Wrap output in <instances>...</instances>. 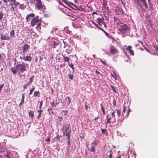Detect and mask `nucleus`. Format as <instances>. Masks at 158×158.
Here are the masks:
<instances>
[{"instance_id": "f257e3e1", "label": "nucleus", "mask_w": 158, "mask_h": 158, "mask_svg": "<svg viewBox=\"0 0 158 158\" xmlns=\"http://www.w3.org/2000/svg\"><path fill=\"white\" fill-rule=\"evenodd\" d=\"M120 20H115V22L118 27V31L122 33H127L130 31L129 27L126 24L119 22Z\"/></svg>"}, {"instance_id": "f03ea898", "label": "nucleus", "mask_w": 158, "mask_h": 158, "mask_svg": "<svg viewBox=\"0 0 158 158\" xmlns=\"http://www.w3.org/2000/svg\"><path fill=\"white\" fill-rule=\"evenodd\" d=\"M16 69L18 70L19 74L27 71L25 63L23 62L20 64L17 63L16 66Z\"/></svg>"}, {"instance_id": "7ed1b4c3", "label": "nucleus", "mask_w": 158, "mask_h": 158, "mask_svg": "<svg viewBox=\"0 0 158 158\" xmlns=\"http://www.w3.org/2000/svg\"><path fill=\"white\" fill-rule=\"evenodd\" d=\"M69 126L68 125L64 126L62 128V130L63 132V135L64 136H65L67 137H70V133L71 131V129H69Z\"/></svg>"}, {"instance_id": "20e7f679", "label": "nucleus", "mask_w": 158, "mask_h": 158, "mask_svg": "<svg viewBox=\"0 0 158 158\" xmlns=\"http://www.w3.org/2000/svg\"><path fill=\"white\" fill-rule=\"evenodd\" d=\"M35 7L36 9L38 10H41L44 7L45 8L44 5L42 4L41 0H35Z\"/></svg>"}, {"instance_id": "39448f33", "label": "nucleus", "mask_w": 158, "mask_h": 158, "mask_svg": "<svg viewBox=\"0 0 158 158\" xmlns=\"http://www.w3.org/2000/svg\"><path fill=\"white\" fill-rule=\"evenodd\" d=\"M140 2L142 3L143 5L144 6L145 9H147L148 6L146 2V0H136V3L140 7H141V4L140 3Z\"/></svg>"}, {"instance_id": "423d86ee", "label": "nucleus", "mask_w": 158, "mask_h": 158, "mask_svg": "<svg viewBox=\"0 0 158 158\" xmlns=\"http://www.w3.org/2000/svg\"><path fill=\"white\" fill-rule=\"evenodd\" d=\"M30 54H29V55H27L25 56V54H23V56L22 57H20V58L24 61H27L30 62L31 61L32 59V57L30 55Z\"/></svg>"}, {"instance_id": "0eeeda50", "label": "nucleus", "mask_w": 158, "mask_h": 158, "mask_svg": "<svg viewBox=\"0 0 158 158\" xmlns=\"http://www.w3.org/2000/svg\"><path fill=\"white\" fill-rule=\"evenodd\" d=\"M97 145L96 141H94L91 143V147L90 148L89 151L90 152H95V147Z\"/></svg>"}, {"instance_id": "6e6552de", "label": "nucleus", "mask_w": 158, "mask_h": 158, "mask_svg": "<svg viewBox=\"0 0 158 158\" xmlns=\"http://www.w3.org/2000/svg\"><path fill=\"white\" fill-rule=\"evenodd\" d=\"M30 48V45L27 44H24L22 47L23 54H25L29 50Z\"/></svg>"}, {"instance_id": "1a4fd4ad", "label": "nucleus", "mask_w": 158, "mask_h": 158, "mask_svg": "<svg viewBox=\"0 0 158 158\" xmlns=\"http://www.w3.org/2000/svg\"><path fill=\"white\" fill-rule=\"evenodd\" d=\"M110 51L111 54H114L118 52V51L115 47L113 45H110Z\"/></svg>"}, {"instance_id": "9d476101", "label": "nucleus", "mask_w": 158, "mask_h": 158, "mask_svg": "<svg viewBox=\"0 0 158 158\" xmlns=\"http://www.w3.org/2000/svg\"><path fill=\"white\" fill-rule=\"evenodd\" d=\"M1 38L2 40H9L10 39V37L8 36L6 32V35L2 34Z\"/></svg>"}, {"instance_id": "9b49d317", "label": "nucleus", "mask_w": 158, "mask_h": 158, "mask_svg": "<svg viewBox=\"0 0 158 158\" xmlns=\"http://www.w3.org/2000/svg\"><path fill=\"white\" fill-rule=\"evenodd\" d=\"M115 11L117 15H119L122 13V10L121 8L118 6L116 7Z\"/></svg>"}, {"instance_id": "f8f14e48", "label": "nucleus", "mask_w": 158, "mask_h": 158, "mask_svg": "<svg viewBox=\"0 0 158 158\" xmlns=\"http://www.w3.org/2000/svg\"><path fill=\"white\" fill-rule=\"evenodd\" d=\"M35 17V15L33 13L30 14L28 15L26 17L27 20L28 19L31 20H35L34 17Z\"/></svg>"}, {"instance_id": "ddd939ff", "label": "nucleus", "mask_w": 158, "mask_h": 158, "mask_svg": "<svg viewBox=\"0 0 158 158\" xmlns=\"http://www.w3.org/2000/svg\"><path fill=\"white\" fill-rule=\"evenodd\" d=\"M131 48L132 47L131 46H129L127 47V49L130 54L133 56L134 55V52L132 50Z\"/></svg>"}, {"instance_id": "4468645a", "label": "nucleus", "mask_w": 158, "mask_h": 158, "mask_svg": "<svg viewBox=\"0 0 158 158\" xmlns=\"http://www.w3.org/2000/svg\"><path fill=\"white\" fill-rule=\"evenodd\" d=\"M106 119L107 120V123L110 124L111 123V117L109 114H107L106 115Z\"/></svg>"}, {"instance_id": "2eb2a0df", "label": "nucleus", "mask_w": 158, "mask_h": 158, "mask_svg": "<svg viewBox=\"0 0 158 158\" xmlns=\"http://www.w3.org/2000/svg\"><path fill=\"white\" fill-rule=\"evenodd\" d=\"M63 58L64 59V62H67L69 63V61L70 58L69 57L65 56L64 55H62Z\"/></svg>"}, {"instance_id": "dca6fc26", "label": "nucleus", "mask_w": 158, "mask_h": 158, "mask_svg": "<svg viewBox=\"0 0 158 158\" xmlns=\"http://www.w3.org/2000/svg\"><path fill=\"white\" fill-rule=\"evenodd\" d=\"M39 20H31V25L32 26H34L36 24L38 23V21Z\"/></svg>"}, {"instance_id": "f3484780", "label": "nucleus", "mask_w": 158, "mask_h": 158, "mask_svg": "<svg viewBox=\"0 0 158 158\" xmlns=\"http://www.w3.org/2000/svg\"><path fill=\"white\" fill-rule=\"evenodd\" d=\"M10 36L12 38H14L15 37V31L14 30H12L11 31H10Z\"/></svg>"}, {"instance_id": "a211bd4d", "label": "nucleus", "mask_w": 158, "mask_h": 158, "mask_svg": "<svg viewBox=\"0 0 158 158\" xmlns=\"http://www.w3.org/2000/svg\"><path fill=\"white\" fill-rule=\"evenodd\" d=\"M100 107L101 108V110L103 112V115H105V110H104V108L102 104L101 103L100 104Z\"/></svg>"}, {"instance_id": "6ab92c4d", "label": "nucleus", "mask_w": 158, "mask_h": 158, "mask_svg": "<svg viewBox=\"0 0 158 158\" xmlns=\"http://www.w3.org/2000/svg\"><path fill=\"white\" fill-rule=\"evenodd\" d=\"M112 152L111 151H108L107 152V156L109 157V158H112Z\"/></svg>"}, {"instance_id": "aec40b11", "label": "nucleus", "mask_w": 158, "mask_h": 158, "mask_svg": "<svg viewBox=\"0 0 158 158\" xmlns=\"http://www.w3.org/2000/svg\"><path fill=\"white\" fill-rule=\"evenodd\" d=\"M53 48H56V46H58L59 44V42L55 41H53Z\"/></svg>"}, {"instance_id": "412c9836", "label": "nucleus", "mask_w": 158, "mask_h": 158, "mask_svg": "<svg viewBox=\"0 0 158 158\" xmlns=\"http://www.w3.org/2000/svg\"><path fill=\"white\" fill-rule=\"evenodd\" d=\"M111 115L112 116L113 118H114V119L113 120V121L112 122V123H114L116 122V119L115 118V114H114V111L112 112L111 113Z\"/></svg>"}, {"instance_id": "4be33fe9", "label": "nucleus", "mask_w": 158, "mask_h": 158, "mask_svg": "<svg viewBox=\"0 0 158 158\" xmlns=\"http://www.w3.org/2000/svg\"><path fill=\"white\" fill-rule=\"evenodd\" d=\"M29 117H31V118H33L34 116V114L33 112V111L32 110H30L29 113Z\"/></svg>"}, {"instance_id": "5701e85b", "label": "nucleus", "mask_w": 158, "mask_h": 158, "mask_svg": "<svg viewBox=\"0 0 158 158\" xmlns=\"http://www.w3.org/2000/svg\"><path fill=\"white\" fill-rule=\"evenodd\" d=\"M40 93L39 91H35L34 93V97L38 96L40 97Z\"/></svg>"}, {"instance_id": "b1692460", "label": "nucleus", "mask_w": 158, "mask_h": 158, "mask_svg": "<svg viewBox=\"0 0 158 158\" xmlns=\"http://www.w3.org/2000/svg\"><path fill=\"white\" fill-rule=\"evenodd\" d=\"M11 70L14 74H15L17 73V72H18V70H17V69H15L13 68H11Z\"/></svg>"}, {"instance_id": "393cba45", "label": "nucleus", "mask_w": 158, "mask_h": 158, "mask_svg": "<svg viewBox=\"0 0 158 158\" xmlns=\"http://www.w3.org/2000/svg\"><path fill=\"white\" fill-rule=\"evenodd\" d=\"M116 110L118 116V117H119L121 115V112L120 110L119 109H116Z\"/></svg>"}, {"instance_id": "a878e982", "label": "nucleus", "mask_w": 158, "mask_h": 158, "mask_svg": "<svg viewBox=\"0 0 158 158\" xmlns=\"http://www.w3.org/2000/svg\"><path fill=\"white\" fill-rule=\"evenodd\" d=\"M68 140L67 141V143H68V144L69 147L70 146V137H67Z\"/></svg>"}, {"instance_id": "bb28decb", "label": "nucleus", "mask_w": 158, "mask_h": 158, "mask_svg": "<svg viewBox=\"0 0 158 158\" xmlns=\"http://www.w3.org/2000/svg\"><path fill=\"white\" fill-rule=\"evenodd\" d=\"M102 5L104 7H105L107 5V2L106 1L103 0L102 3Z\"/></svg>"}, {"instance_id": "cd10ccee", "label": "nucleus", "mask_w": 158, "mask_h": 158, "mask_svg": "<svg viewBox=\"0 0 158 158\" xmlns=\"http://www.w3.org/2000/svg\"><path fill=\"white\" fill-rule=\"evenodd\" d=\"M68 65L73 70H74V65L72 63L71 64H69V63H68Z\"/></svg>"}, {"instance_id": "c85d7f7f", "label": "nucleus", "mask_w": 158, "mask_h": 158, "mask_svg": "<svg viewBox=\"0 0 158 158\" xmlns=\"http://www.w3.org/2000/svg\"><path fill=\"white\" fill-rule=\"evenodd\" d=\"M69 77L71 79L73 80V74L71 73H69L68 74Z\"/></svg>"}, {"instance_id": "c756f323", "label": "nucleus", "mask_w": 158, "mask_h": 158, "mask_svg": "<svg viewBox=\"0 0 158 158\" xmlns=\"http://www.w3.org/2000/svg\"><path fill=\"white\" fill-rule=\"evenodd\" d=\"M24 98H25V96L24 94H22V98L21 99V102H22L24 103Z\"/></svg>"}, {"instance_id": "7c9ffc66", "label": "nucleus", "mask_w": 158, "mask_h": 158, "mask_svg": "<svg viewBox=\"0 0 158 158\" xmlns=\"http://www.w3.org/2000/svg\"><path fill=\"white\" fill-rule=\"evenodd\" d=\"M25 8L23 4H20V8L21 9H24Z\"/></svg>"}, {"instance_id": "2f4dec72", "label": "nucleus", "mask_w": 158, "mask_h": 158, "mask_svg": "<svg viewBox=\"0 0 158 158\" xmlns=\"http://www.w3.org/2000/svg\"><path fill=\"white\" fill-rule=\"evenodd\" d=\"M35 88L34 87H33L30 90V92L29 94V95H31L32 94L33 91L34 90Z\"/></svg>"}, {"instance_id": "473e14b6", "label": "nucleus", "mask_w": 158, "mask_h": 158, "mask_svg": "<svg viewBox=\"0 0 158 158\" xmlns=\"http://www.w3.org/2000/svg\"><path fill=\"white\" fill-rule=\"evenodd\" d=\"M98 24H99L100 25H102V23H103V24H105V23H103V20H98Z\"/></svg>"}, {"instance_id": "72a5a7b5", "label": "nucleus", "mask_w": 158, "mask_h": 158, "mask_svg": "<svg viewBox=\"0 0 158 158\" xmlns=\"http://www.w3.org/2000/svg\"><path fill=\"white\" fill-rule=\"evenodd\" d=\"M34 77V76H32L30 78V83H32L33 82V79Z\"/></svg>"}, {"instance_id": "f704fd0d", "label": "nucleus", "mask_w": 158, "mask_h": 158, "mask_svg": "<svg viewBox=\"0 0 158 158\" xmlns=\"http://www.w3.org/2000/svg\"><path fill=\"white\" fill-rule=\"evenodd\" d=\"M35 28L37 29H40L41 28V27L37 24L36 26L35 27Z\"/></svg>"}, {"instance_id": "c9c22d12", "label": "nucleus", "mask_w": 158, "mask_h": 158, "mask_svg": "<svg viewBox=\"0 0 158 158\" xmlns=\"http://www.w3.org/2000/svg\"><path fill=\"white\" fill-rule=\"evenodd\" d=\"M101 130L102 131V133H103L104 134L105 133V132L106 131V130L105 129L101 128Z\"/></svg>"}, {"instance_id": "e433bc0d", "label": "nucleus", "mask_w": 158, "mask_h": 158, "mask_svg": "<svg viewBox=\"0 0 158 158\" xmlns=\"http://www.w3.org/2000/svg\"><path fill=\"white\" fill-rule=\"evenodd\" d=\"M112 103L113 105L114 106H116V100L114 99L113 100V102H112Z\"/></svg>"}, {"instance_id": "4c0bfd02", "label": "nucleus", "mask_w": 158, "mask_h": 158, "mask_svg": "<svg viewBox=\"0 0 158 158\" xmlns=\"http://www.w3.org/2000/svg\"><path fill=\"white\" fill-rule=\"evenodd\" d=\"M111 88L112 89H113V91L115 93H117V92L116 91L115 89V88L114 87L112 86H111Z\"/></svg>"}, {"instance_id": "58836bf2", "label": "nucleus", "mask_w": 158, "mask_h": 158, "mask_svg": "<svg viewBox=\"0 0 158 158\" xmlns=\"http://www.w3.org/2000/svg\"><path fill=\"white\" fill-rule=\"evenodd\" d=\"M42 104H43V102L42 101H41L40 102V106H39V108L40 109H41V107L42 106Z\"/></svg>"}, {"instance_id": "ea45409f", "label": "nucleus", "mask_w": 158, "mask_h": 158, "mask_svg": "<svg viewBox=\"0 0 158 158\" xmlns=\"http://www.w3.org/2000/svg\"><path fill=\"white\" fill-rule=\"evenodd\" d=\"M4 85V84H2L1 85H0V93L1 92V91L2 89V88H3Z\"/></svg>"}, {"instance_id": "a19ab883", "label": "nucleus", "mask_w": 158, "mask_h": 158, "mask_svg": "<svg viewBox=\"0 0 158 158\" xmlns=\"http://www.w3.org/2000/svg\"><path fill=\"white\" fill-rule=\"evenodd\" d=\"M50 139L49 138H47L45 139V141L46 142H50Z\"/></svg>"}, {"instance_id": "79ce46f5", "label": "nucleus", "mask_w": 158, "mask_h": 158, "mask_svg": "<svg viewBox=\"0 0 158 158\" xmlns=\"http://www.w3.org/2000/svg\"><path fill=\"white\" fill-rule=\"evenodd\" d=\"M112 76V77H113L115 79H116V77H117V76H116V75L114 73V75H113L112 73L111 74Z\"/></svg>"}, {"instance_id": "37998d69", "label": "nucleus", "mask_w": 158, "mask_h": 158, "mask_svg": "<svg viewBox=\"0 0 158 158\" xmlns=\"http://www.w3.org/2000/svg\"><path fill=\"white\" fill-rule=\"evenodd\" d=\"M41 21L42 20H39V21H38V23H37L38 25H40V26H41Z\"/></svg>"}, {"instance_id": "c03bdc74", "label": "nucleus", "mask_w": 158, "mask_h": 158, "mask_svg": "<svg viewBox=\"0 0 158 158\" xmlns=\"http://www.w3.org/2000/svg\"><path fill=\"white\" fill-rule=\"evenodd\" d=\"M3 15V14L1 12L0 13V20H1V19L2 18Z\"/></svg>"}, {"instance_id": "a18cd8bd", "label": "nucleus", "mask_w": 158, "mask_h": 158, "mask_svg": "<svg viewBox=\"0 0 158 158\" xmlns=\"http://www.w3.org/2000/svg\"><path fill=\"white\" fill-rule=\"evenodd\" d=\"M63 112H64V115H66L68 113V111L67 110H63Z\"/></svg>"}, {"instance_id": "49530a36", "label": "nucleus", "mask_w": 158, "mask_h": 158, "mask_svg": "<svg viewBox=\"0 0 158 158\" xmlns=\"http://www.w3.org/2000/svg\"><path fill=\"white\" fill-rule=\"evenodd\" d=\"M148 3H149V5L150 8L151 9H152L153 8V6H152V4H151V3H150V2L149 1V2H148Z\"/></svg>"}, {"instance_id": "de8ad7c7", "label": "nucleus", "mask_w": 158, "mask_h": 158, "mask_svg": "<svg viewBox=\"0 0 158 158\" xmlns=\"http://www.w3.org/2000/svg\"><path fill=\"white\" fill-rule=\"evenodd\" d=\"M41 114H42V113H39V114H38V116L37 117V118H40V117L41 115Z\"/></svg>"}, {"instance_id": "09e8293b", "label": "nucleus", "mask_w": 158, "mask_h": 158, "mask_svg": "<svg viewBox=\"0 0 158 158\" xmlns=\"http://www.w3.org/2000/svg\"><path fill=\"white\" fill-rule=\"evenodd\" d=\"M123 112L124 113L125 112V106L124 105H123Z\"/></svg>"}, {"instance_id": "8fccbe9b", "label": "nucleus", "mask_w": 158, "mask_h": 158, "mask_svg": "<svg viewBox=\"0 0 158 158\" xmlns=\"http://www.w3.org/2000/svg\"><path fill=\"white\" fill-rule=\"evenodd\" d=\"M66 98L68 99L69 103H70L71 102L70 98L69 97H67Z\"/></svg>"}, {"instance_id": "3c124183", "label": "nucleus", "mask_w": 158, "mask_h": 158, "mask_svg": "<svg viewBox=\"0 0 158 158\" xmlns=\"http://www.w3.org/2000/svg\"><path fill=\"white\" fill-rule=\"evenodd\" d=\"M16 0H11V3H13V5L14 4Z\"/></svg>"}, {"instance_id": "603ef678", "label": "nucleus", "mask_w": 158, "mask_h": 158, "mask_svg": "<svg viewBox=\"0 0 158 158\" xmlns=\"http://www.w3.org/2000/svg\"><path fill=\"white\" fill-rule=\"evenodd\" d=\"M58 103H56V104L55 103H52V105L54 107H56V105L58 104Z\"/></svg>"}, {"instance_id": "864d4df0", "label": "nucleus", "mask_w": 158, "mask_h": 158, "mask_svg": "<svg viewBox=\"0 0 158 158\" xmlns=\"http://www.w3.org/2000/svg\"><path fill=\"white\" fill-rule=\"evenodd\" d=\"M14 4L16 6L18 5H20L19 3V2H15Z\"/></svg>"}, {"instance_id": "5fc2aeb1", "label": "nucleus", "mask_w": 158, "mask_h": 158, "mask_svg": "<svg viewBox=\"0 0 158 158\" xmlns=\"http://www.w3.org/2000/svg\"><path fill=\"white\" fill-rule=\"evenodd\" d=\"M43 111V110H37V112L38 113H41Z\"/></svg>"}, {"instance_id": "6e6d98bb", "label": "nucleus", "mask_w": 158, "mask_h": 158, "mask_svg": "<svg viewBox=\"0 0 158 158\" xmlns=\"http://www.w3.org/2000/svg\"><path fill=\"white\" fill-rule=\"evenodd\" d=\"M11 0H8V1L10 2V4L11 5H13V3H11Z\"/></svg>"}, {"instance_id": "4d7b16f0", "label": "nucleus", "mask_w": 158, "mask_h": 158, "mask_svg": "<svg viewBox=\"0 0 158 158\" xmlns=\"http://www.w3.org/2000/svg\"><path fill=\"white\" fill-rule=\"evenodd\" d=\"M56 138L57 139H60V137L59 135H57V136H56Z\"/></svg>"}, {"instance_id": "13d9d810", "label": "nucleus", "mask_w": 158, "mask_h": 158, "mask_svg": "<svg viewBox=\"0 0 158 158\" xmlns=\"http://www.w3.org/2000/svg\"><path fill=\"white\" fill-rule=\"evenodd\" d=\"M85 109L86 110H87V109H88V107L86 105H85Z\"/></svg>"}, {"instance_id": "bf43d9fd", "label": "nucleus", "mask_w": 158, "mask_h": 158, "mask_svg": "<svg viewBox=\"0 0 158 158\" xmlns=\"http://www.w3.org/2000/svg\"><path fill=\"white\" fill-rule=\"evenodd\" d=\"M95 73L97 74H100V72L97 70L95 71Z\"/></svg>"}, {"instance_id": "052dcab7", "label": "nucleus", "mask_w": 158, "mask_h": 158, "mask_svg": "<svg viewBox=\"0 0 158 158\" xmlns=\"http://www.w3.org/2000/svg\"><path fill=\"white\" fill-rule=\"evenodd\" d=\"M27 88V85L26 84H25L23 86V88L24 89H25Z\"/></svg>"}, {"instance_id": "680f3d73", "label": "nucleus", "mask_w": 158, "mask_h": 158, "mask_svg": "<svg viewBox=\"0 0 158 158\" xmlns=\"http://www.w3.org/2000/svg\"><path fill=\"white\" fill-rule=\"evenodd\" d=\"M91 22H92V23H93L96 26H97V24H95V23L93 20H91Z\"/></svg>"}, {"instance_id": "e2e57ef3", "label": "nucleus", "mask_w": 158, "mask_h": 158, "mask_svg": "<svg viewBox=\"0 0 158 158\" xmlns=\"http://www.w3.org/2000/svg\"><path fill=\"white\" fill-rule=\"evenodd\" d=\"M105 35L107 36H109V34L107 32H106L105 33Z\"/></svg>"}, {"instance_id": "0e129e2a", "label": "nucleus", "mask_w": 158, "mask_h": 158, "mask_svg": "<svg viewBox=\"0 0 158 158\" xmlns=\"http://www.w3.org/2000/svg\"><path fill=\"white\" fill-rule=\"evenodd\" d=\"M101 62L103 64H105V62L103 61V60H101Z\"/></svg>"}, {"instance_id": "69168bd1", "label": "nucleus", "mask_w": 158, "mask_h": 158, "mask_svg": "<svg viewBox=\"0 0 158 158\" xmlns=\"http://www.w3.org/2000/svg\"><path fill=\"white\" fill-rule=\"evenodd\" d=\"M38 61V59L37 57H36V58L35 60V62H37Z\"/></svg>"}, {"instance_id": "338daca9", "label": "nucleus", "mask_w": 158, "mask_h": 158, "mask_svg": "<svg viewBox=\"0 0 158 158\" xmlns=\"http://www.w3.org/2000/svg\"><path fill=\"white\" fill-rule=\"evenodd\" d=\"M31 84V83H30V82L29 81V82L27 84H26V85H27V86H28Z\"/></svg>"}, {"instance_id": "774afa93", "label": "nucleus", "mask_w": 158, "mask_h": 158, "mask_svg": "<svg viewBox=\"0 0 158 158\" xmlns=\"http://www.w3.org/2000/svg\"><path fill=\"white\" fill-rule=\"evenodd\" d=\"M98 119V117H96L94 118V120H97V119Z\"/></svg>"}]
</instances>
